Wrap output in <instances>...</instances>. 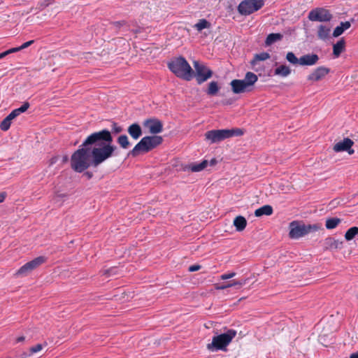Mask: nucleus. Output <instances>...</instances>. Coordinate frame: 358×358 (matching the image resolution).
I'll list each match as a JSON object with an SVG mask.
<instances>
[{"label": "nucleus", "mask_w": 358, "mask_h": 358, "mask_svg": "<svg viewBox=\"0 0 358 358\" xmlns=\"http://www.w3.org/2000/svg\"><path fill=\"white\" fill-rule=\"evenodd\" d=\"M113 138L108 129L89 135L71 157V167L83 173L90 166L96 167L113 156L117 147L112 144Z\"/></svg>", "instance_id": "f257e3e1"}, {"label": "nucleus", "mask_w": 358, "mask_h": 358, "mask_svg": "<svg viewBox=\"0 0 358 358\" xmlns=\"http://www.w3.org/2000/svg\"><path fill=\"white\" fill-rule=\"evenodd\" d=\"M168 68L178 78L189 81L194 76V71L186 59L182 56L173 59L168 63Z\"/></svg>", "instance_id": "f03ea898"}, {"label": "nucleus", "mask_w": 358, "mask_h": 358, "mask_svg": "<svg viewBox=\"0 0 358 358\" xmlns=\"http://www.w3.org/2000/svg\"><path fill=\"white\" fill-rule=\"evenodd\" d=\"M162 142L163 138L160 136L153 134L144 136L129 152L128 155L136 157L140 153H147L161 145Z\"/></svg>", "instance_id": "7ed1b4c3"}, {"label": "nucleus", "mask_w": 358, "mask_h": 358, "mask_svg": "<svg viewBox=\"0 0 358 358\" xmlns=\"http://www.w3.org/2000/svg\"><path fill=\"white\" fill-rule=\"evenodd\" d=\"M236 335V330L228 329L225 333L214 336L212 338V342L208 343L206 348L210 352L226 351L227 345L231 342Z\"/></svg>", "instance_id": "20e7f679"}, {"label": "nucleus", "mask_w": 358, "mask_h": 358, "mask_svg": "<svg viewBox=\"0 0 358 358\" xmlns=\"http://www.w3.org/2000/svg\"><path fill=\"white\" fill-rule=\"evenodd\" d=\"M258 78L256 74L252 72H247L244 79H234L230 85L234 94H241L251 92Z\"/></svg>", "instance_id": "39448f33"}, {"label": "nucleus", "mask_w": 358, "mask_h": 358, "mask_svg": "<svg viewBox=\"0 0 358 358\" xmlns=\"http://www.w3.org/2000/svg\"><path fill=\"white\" fill-rule=\"evenodd\" d=\"M243 134V130L238 128L231 129H213L207 131L205 134V137L210 143H216L233 136H241Z\"/></svg>", "instance_id": "423d86ee"}, {"label": "nucleus", "mask_w": 358, "mask_h": 358, "mask_svg": "<svg viewBox=\"0 0 358 358\" xmlns=\"http://www.w3.org/2000/svg\"><path fill=\"white\" fill-rule=\"evenodd\" d=\"M264 4V0H243L238 6L237 10L241 15L247 16L260 10Z\"/></svg>", "instance_id": "0eeeda50"}, {"label": "nucleus", "mask_w": 358, "mask_h": 358, "mask_svg": "<svg viewBox=\"0 0 358 358\" xmlns=\"http://www.w3.org/2000/svg\"><path fill=\"white\" fill-rule=\"evenodd\" d=\"M194 67L195 69V74L194 73V76L199 85L202 84L213 76V71L206 66L200 64L198 61L194 62Z\"/></svg>", "instance_id": "6e6552de"}, {"label": "nucleus", "mask_w": 358, "mask_h": 358, "mask_svg": "<svg viewBox=\"0 0 358 358\" xmlns=\"http://www.w3.org/2000/svg\"><path fill=\"white\" fill-rule=\"evenodd\" d=\"M47 258L44 256H39L32 259L30 262L24 264L21 266L17 271L16 275H27L31 271L38 267L42 264L45 263Z\"/></svg>", "instance_id": "1a4fd4ad"}, {"label": "nucleus", "mask_w": 358, "mask_h": 358, "mask_svg": "<svg viewBox=\"0 0 358 358\" xmlns=\"http://www.w3.org/2000/svg\"><path fill=\"white\" fill-rule=\"evenodd\" d=\"M308 17L313 22H329L332 19V15L327 9L316 8L309 12Z\"/></svg>", "instance_id": "9d476101"}, {"label": "nucleus", "mask_w": 358, "mask_h": 358, "mask_svg": "<svg viewBox=\"0 0 358 358\" xmlns=\"http://www.w3.org/2000/svg\"><path fill=\"white\" fill-rule=\"evenodd\" d=\"M289 236L291 238L297 239L306 236V229L304 224H299L296 221H293L289 224Z\"/></svg>", "instance_id": "9b49d317"}, {"label": "nucleus", "mask_w": 358, "mask_h": 358, "mask_svg": "<svg viewBox=\"0 0 358 358\" xmlns=\"http://www.w3.org/2000/svg\"><path fill=\"white\" fill-rule=\"evenodd\" d=\"M143 125L149 129L152 134H157L163 130L162 122L157 118H149L143 122Z\"/></svg>", "instance_id": "f8f14e48"}, {"label": "nucleus", "mask_w": 358, "mask_h": 358, "mask_svg": "<svg viewBox=\"0 0 358 358\" xmlns=\"http://www.w3.org/2000/svg\"><path fill=\"white\" fill-rule=\"evenodd\" d=\"M354 142L349 138H345L343 141L338 142L334 146V150L336 152L346 151L350 155L354 153V150L351 148Z\"/></svg>", "instance_id": "ddd939ff"}, {"label": "nucleus", "mask_w": 358, "mask_h": 358, "mask_svg": "<svg viewBox=\"0 0 358 358\" xmlns=\"http://www.w3.org/2000/svg\"><path fill=\"white\" fill-rule=\"evenodd\" d=\"M330 69L324 66H319L310 73L307 80L309 81L317 82L324 78L329 73Z\"/></svg>", "instance_id": "4468645a"}, {"label": "nucleus", "mask_w": 358, "mask_h": 358, "mask_svg": "<svg viewBox=\"0 0 358 358\" xmlns=\"http://www.w3.org/2000/svg\"><path fill=\"white\" fill-rule=\"evenodd\" d=\"M343 242L335 239L333 237H328L324 240V247L326 250H337L343 248Z\"/></svg>", "instance_id": "2eb2a0df"}, {"label": "nucleus", "mask_w": 358, "mask_h": 358, "mask_svg": "<svg viewBox=\"0 0 358 358\" xmlns=\"http://www.w3.org/2000/svg\"><path fill=\"white\" fill-rule=\"evenodd\" d=\"M319 60V57L316 54H307L301 56L299 58L300 64L301 66H313L315 65Z\"/></svg>", "instance_id": "dca6fc26"}, {"label": "nucleus", "mask_w": 358, "mask_h": 358, "mask_svg": "<svg viewBox=\"0 0 358 358\" xmlns=\"http://www.w3.org/2000/svg\"><path fill=\"white\" fill-rule=\"evenodd\" d=\"M129 134L135 140L138 139L142 135L141 126L137 123L131 124L127 129Z\"/></svg>", "instance_id": "f3484780"}, {"label": "nucleus", "mask_w": 358, "mask_h": 358, "mask_svg": "<svg viewBox=\"0 0 358 358\" xmlns=\"http://www.w3.org/2000/svg\"><path fill=\"white\" fill-rule=\"evenodd\" d=\"M207 160H203L200 163H192L185 167V170H189L192 172H199L203 170L208 165Z\"/></svg>", "instance_id": "a211bd4d"}, {"label": "nucleus", "mask_w": 358, "mask_h": 358, "mask_svg": "<svg viewBox=\"0 0 358 358\" xmlns=\"http://www.w3.org/2000/svg\"><path fill=\"white\" fill-rule=\"evenodd\" d=\"M345 41L344 38L340 39L336 43H335L333 46V55L334 57H338L345 50Z\"/></svg>", "instance_id": "6ab92c4d"}, {"label": "nucleus", "mask_w": 358, "mask_h": 358, "mask_svg": "<svg viewBox=\"0 0 358 358\" xmlns=\"http://www.w3.org/2000/svg\"><path fill=\"white\" fill-rule=\"evenodd\" d=\"M234 226L237 231H242L247 226V220L243 216L238 215L234 220Z\"/></svg>", "instance_id": "aec40b11"}, {"label": "nucleus", "mask_w": 358, "mask_h": 358, "mask_svg": "<svg viewBox=\"0 0 358 358\" xmlns=\"http://www.w3.org/2000/svg\"><path fill=\"white\" fill-rule=\"evenodd\" d=\"M351 26V24L350 22H341L340 25L337 26L333 32V36L334 37H338L341 36L346 29H349Z\"/></svg>", "instance_id": "412c9836"}, {"label": "nucleus", "mask_w": 358, "mask_h": 358, "mask_svg": "<svg viewBox=\"0 0 358 358\" xmlns=\"http://www.w3.org/2000/svg\"><path fill=\"white\" fill-rule=\"evenodd\" d=\"M273 208L270 205H264L261 208H257L255 211L256 217H261L262 215H271L273 213Z\"/></svg>", "instance_id": "4be33fe9"}, {"label": "nucleus", "mask_w": 358, "mask_h": 358, "mask_svg": "<svg viewBox=\"0 0 358 358\" xmlns=\"http://www.w3.org/2000/svg\"><path fill=\"white\" fill-rule=\"evenodd\" d=\"M291 73V69L287 65H280L277 67L274 71V74L280 76L281 77L285 78Z\"/></svg>", "instance_id": "5701e85b"}, {"label": "nucleus", "mask_w": 358, "mask_h": 358, "mask_svg": "<svg viewBox=\"0 0 358 358\" xmlns=\"http://www.w3.org/2000/svg\"><path fill=\"white\" fill-rule=\"evenodd\" d=\"M330 31L331 29L329 27L320 24L318 27L317 36L320 39L326 40L329 36Z\"/></svg>", "instance_id": "b1692460"}, {"label": "nucleus", "mask_w": 358, "mask_h": 358, "mask_svg": "<svg viewBox=\"0 0 358 358\" xmlns=\"http://www.w3.org/2000/svg\"><path fill=\"white\" fill-rule=\"evenodd\" d=\"M220 87L218 85V83L217 81H211L208 84V87L206 90V92L209 96H215L219 92Z\"/></svg>", "instance_id": "393cba45"}, {"label": "nucleus", "mask_w": 358, "mask_h": 358, "mask_svg": "<svg viewBox=\"0 0 358 358\" xmlns=\"http://www.w3.org/2000/svg\"><path fill=\"white\" fill-rule=\"evenodd\" d=\"M270 54L266 52H262L259 54H255L253 59L250 62L252 66H255L259 61H265L270 58Z\"/></svg>", "instance_id": "a878e982"}, {"label": "nucleus", "mask_w": 358, "mask_h": 358, "mask_svg": "<svg viewBox=\"0 0 358 358\" xmlns=\"http://www.w3.org/2000/svg\"><path fill=\"white\" fill-rule=\"evenodd\" d=\"M282 38V35L279 33L270 34L267 36V37L266 38L265 44L267 46L271 45L273 44L274 43H275L276 41L281 40Z\"/></svg>", "instance_id": "bb28decb"}, {"label": "nucleus", "mask_w": 358, "mask_h": 358, "mask_svg": "<svg viewBox=\"0 0 358 358\" xmlns=\"http://www.w3.org/2000/svg\"><path fill=\"white\" fill-rule=\"evenodd\" d=\"M341 222V219L338 217H331L326 220L325 227L327 229H333L336 228Z\"/></svg>", "instance_id": "cd10ccee"}, {"label": "nucleus", "mask_w": 358, "mask_h": 358, "mask_svg": "<svg viewBox=\"0 0 358 358\" xmlns=\"http://www.w3.org/2000/svg\"><path fill=\"white\" fill-rule=\"evenodd\" d=\"M357 234H358V227H350L349 229H348L347 231L345 232V238L346 241H350L352 240Z\"/></svg>", "instance_id": "c85d7f7f"}, {"label": "nucleus", "mask_w": 358, "mask_h": 358, "mask_svg": "<svg viewBox=\"0 0 358 358\" xmlns=\"http://www.w3.org/2000/svg\"><path fill=\"white\" fill-rule=\"evenodd\" d=\"M117 143L123 149H127L130 145L129 138L127 135H120L117 139Z\"/></svg>", "instance_id": "c756f323"}, {"label": "nucleus", "mask_w": 358, "mask_h": 358, "mask_svg": "<svg viewBox=\"0 0 358 358\" xmlns=\"http://www.w3.org/2000/svg\"><path fill=\"white\" fill-rule=\"evenodd\" d=\"M210 27V23L206 19H201L199 22L194 25V27L197 31H200L203 29L209 28Z\"/></svg>", "instance_id": "7c9ffc66"}, {"label": "nucleus", "mask_w": 358, "mask_h": 358, "mask_svg": "<svg viewBox=\"0 0 358 358\" xmlns=\"http://www.w3.org/2000/svg\"><path fill=\"white\" fill-rule=\"evenodd\" d=\"M286 59L292 64L297 65L300 64L299 58H297L296 56L292 52H288L286 55Z\"/></svg>", "instance_id": "2f4dec72"}, {"label": "nucleus", "mask_w": 358, "mask_h": 358, "mask_svg": "<svg viewBox=\"0 0 358 358\" xmlns=\"http://www.w3.org/2000/svg\"><path fill=\"white\" fill-rule=\"evenodd\" d=\"M11 120L6 116L0 123V129L3 131H8L10 127Z\"/></svg>", "instance_id": "473e14b6"}, {"label": "nucleus", "mask_w": 358, "mask_h": 358, "mask_svg": "<svg viewBox=\"0 0 358 358\" xmlns=\"http://www.w3.org/2000/svg\"><path fill=\"white\" fill-rule=\"evenodd\" d=\"M320 225L317 224H305V229L306 231V235L309 233H311V232L317 231V230L320 229Z\"/></svg>", "instance_id": "72a5a7b5"}, {"label": "nucleus", "mask_w": 358, "mask_h": 358, "mask_svg": "<svg viewBox=\"0 0 358 358\" xmlns=\"http://www.w3.org/2000/svg\"><path fill=\"white\" fill-rule=\"evenodd\" d=\"M248 279H242L240 280H232L231 285H233V287H236L237 288H240L245 285L247 283Z\"/></svg>", "instance_id": "f704fd0d"}, {"label": "nucleus", "mask_w": 358, "mask_h": 358, "mask_svg": "<svg viewBox=\"0 0 358 358\" xmlns=\"http://www.w3.org/2000/svg\"><path fill=\"white\" fill-rule=\"evenodd\" d=\"M43 349V345L41 344H37L35 346H33L29 350V353H27L28 357L34 353L38 352Z\"/></svg>", "instance_id": "c9c22d12"}, {"label": "nucleus", "mask_w": 358, "mask_h": 358, "mask_svg": "<svg viewBox=\"0 0 358 358\" xmlns=\"http://www.w3.org/2000/svg\"><path fill=\"white\" fill-rule=\"evenodd\" d=\"M29 103L27 101L24 102V103L18 108H16V110L20 115L22 113H24L29 108Z\"/></svg>", "instance_id": "e433bc0d"}, {"label": "nucleus", "mask_w": 358, "mask_h": 358, "mask_svg": "<svg viewBox=\"0 0 358 358\" xmlns=\"http://www.w3.org/2000/svg\"><path fill=\"white\" fill-rule=\"evenodd\" d=\"M112 131L114 134H119L122 131V127L118 125L117 123L113 122L112 124Z\"/></svg>", "instance_id": "4c0bfd02"}, {"label": "nucleus", "mask_w": 358, "mask_h": 358, "mask_svg": "<svg viewBox=\"0 0 358 358\" xmlns=\"http://www.w3.org/2000/svg\"><path fill=\"white\" fill-rule=\"evenodd\" d=\"M103 273L108 276L115 275L117 274V268L113 267L109 269L105 270Z\"/></svg>", "instance_id": "58836bf2"}, {"label": "nucleus", "mask_w": 358, "mask_h": 358, "mask_svg": "<svg viewBox=\"0 0 358 358\" xmlns=\"http://www.w3.org/2000/svg\"><path fill=\"white\" fill-rule=\"evenodd\" d=\"M235 275H236L235 272H231V273H224V274L221 275L220 278L222 280H227V279L232 278Z\"/></svg>", "instance_id": "ea45409f"}, {"label": "nucleus", "mask_w": 358, "mask_h": 358, "mask_svg": "<svg viewBox=\"0 0 358 358\" xmlns=\"http://www.w3.org/2000/svg\"><path fill=\"white\" fill-rule=\"evenodd\" d=\"M19 115L16 109L13 110L8 115L7 117L12 121L13 119L17 117Z\"/></svg>", "instance_id": "a19ab883"}, {"label": "nucleus", "mask_w": 358, "mask_h": 358, "mask_svg": "<svg viewBox=\"0 0 358 358\" xmlns=\"http://www.w3.org/2000/svg\"><path fill=\"white\" fill-rule=\"evenodd\" d=\"M112 24L116 28H120L122 26L126 24V22L124 20L116 21L112 22Z\"/></svg>", "instance_id": "79ce46f5"}, {"label": "nucleus", "mask_w": 358, "mask_h": 358, "mask_svg": "<svg viewBox=\"0 0 358 358\" xmlns=\"http://www.w3.org/2000/svg\"><path fill=\"white\" fill-rule=\"evenodd\" d=\"M34 43V40H31V41H27V42L24 43L22 45L20 46V48H21V50L28 48L29 46L32 45Z\"/></svg>", "instance_id": "37998d69"}, {"label": "nucleus", "mask_w": 358, "mask_h": 358, "mask_svg": "<svg viewBox=\"0 0 358 358\" xmlns=\"http://www.w3.org/2000/svg\"><path fill=\"white\" fill-rule=\"evenodd\" d=\"M201 268V266L199 264H194L189 267L188 270L190 272H194L199 271Z\"/></svg>", "instance_id": "c03bdc74"}, {"label": "nucleus", "mask_w": 358, "mask_h": 358, "mask_svg": "<svg viewBox=\"0 0 358 358\" xmlns=\"http://www.w3.org/2000/svg\"><path fill=\"white\" fill-rule=\"evenodd\" d=\"M232 287H233V285H231V282H229L227 284L222 285L217 287V289H226L227 288Z\"/></svg>", "instance_id": "a18cd8bd"}, {"label": "nucleus", "mask_w": 358, "mask_h": 358, "mask_svg": "<svg viewBox=\"0 0 358 358\" xmlns=\"http://www.w3.org/2000/svg\"><path fill=\"white\" fill-rule=\"evenodd\" d=\"M20 50H21V48H20V47L19 46V47L12 48H10V49H8V53H9V55H10V54H11V53L17 52H18V51H20Z\"/></svg>", "instance_id": "49530a36"}, {"label": "nucleus", "mask_w": 358, "mask_h": 358, "mask_svg": "<svg viewBox=\"0 0 358 358\" xmlns=\"http://www.w3.org/2000/svg\"><path fill=\"white\" fill-rule=\"evenodd\" d=\"M6 194L5 192L0 193V203H2L6 198Z\"/></svg>", "instance_id": "de8ad7c7"}, {"label": "nucleus", "mask_w": 358, "mask_h": 358, "mask_svg": "<svg viewBox=\"0 0 358 358\" xmlns=\"http://www.w3.org/2000/svg\"><path fill=\"white\" fill-rule=\"evenodd\" d=\"M9 53L8 52V50H6L1 53H0V59L4 58L6 56L8 55Z\"/></svg>", "instance_id": "09e8293b"}, {"label": "nucleus", "mask_w": 358, "mask_h": 358, "mask_svg": "<svg viewBox=\"0 0 358 358\" xmlns=\"http://www.w3.org/2000/svg\"><path fill=\"white\" fill-rule=\"evenodd\" d=\"M24 339H25L24 336H19L18 338H17L16 342L17 343L22 342L24 341Z\"/></svg>", "instance_id": "8fccbe9b"}, {"label": "nucleus", "mask_w": 358, "mask_h": 358, "mask_svg": "<svg viewBox=\"0 0 358 358\" xmlns=\"http://www.w3.org/2000/svg\"><path fill=\"white\" fill-rule=\"evenodd\" d=\"M66 196H67V194H57L56 195V197L61 198V199L66 198Z\"/></svg>", "instance_id": "3c124183"}, {"label": "nucleus", "mask_w": 358, "mask_h": 358, "mask_svg": "<svg viewBox=\"0 0 358 358\" xmlns=\"http://www.w3.org/2000/svg\"><path fill=\"white\" fill-rule=\"evenodd\" d=\"M57 160V158L56 157H52L50 159V165L54 164Z\"/></svg>", "instance_id": "603ef678"}, {"label": "nucleus", "mask_w": 358, "mask_h": 358, "mask_svg": "<svg viewBox=\"0 0 358 358\" xmlns=\"http://www.w3.org/2000/svg\"><path fill=\"white\" fill-rule=\"evenodd\" d=\"M85 175L87 177V178H91L92 177V173L91 172L87 171L85 173Z\"/></svg>", "instance_id": "864d4df0"}, {"label": "nucleus", "mask_w": 358, "mask_h": 358, "mask_svg": "<svg viewBox=\"0 0 358 358\" xmlns=\"http://www.w3.org/2000/svg\"><path fill=\"white\" fill-rule=\"evenodd\" d=\"M350 358H358V355L357 353H352L351 354V355L350 356Z\"/></svg>", "instance_id": "5fc2aeb1"}, {"label": "nucleus", "mask_w": 358, "mask_h": 358, "mask_svg": "<svg viewBox=\"0 0 358 358\" xmlns=\"http://www.w3.org/2000/svg\"><path fill=\"white\" fill-rule=\"evenodd\" d=\"M214 163H215V159L211 160V164H214Z\"/></svg>", "instance_id": "6e6d98bb"}, {"label": "nucleus", "mask_w": 358, "mask_h": 358, "mask_svg": "<svg viewBox=\"0 0 358 358\" xmlns=\"http://www.w3.org/2000/svg\"><path fill=\"white\" fill-rule=\"evenodd\" d=\"M24 352H23V353L22 354V355L20 356V357H24Z\"/></svg>", "instance_id": "4d7b16f0"}, {"label": "nucleus", "mask_w": 358, "mask_h": 358, "mask_svg": "<svg viewBox=\"0 0 358 358\" xmlns=\"http://www.w3.org/2000/svg\"><path fill=\"white\" fill-rule=\"evenodd\" d=\"M357 299H358V294H357Z\"/></svg>", "instance_id": "13d9d810"}, {"label": "nucleus", "mask_w": 358, "mask_h": 358, "mask_svg": "<svg viewBox=\"0 0 358 358\" xmlns=\"http://www.w3.org/2000/svg\"><path fill=\"white\" fill-rule=\"evenodd\" d=\"M357 355H358V352H357Z\"/></svg>", "instance_id": "bf43d9fd"}]
</instances>
